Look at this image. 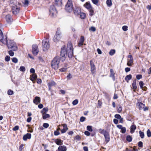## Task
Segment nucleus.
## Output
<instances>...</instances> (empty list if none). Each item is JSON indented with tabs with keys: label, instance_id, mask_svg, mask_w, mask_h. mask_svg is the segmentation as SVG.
I'll return each mask as SVG.
<instances>
[{
	"label": "nucleus",
	"instance_id": "f257e3e1",
	"mask_svg": "<svg viewBox=\"0 0 151 151\" xmlns=\"http://www.w3.org/2000/svg\"><path fill=\"white\" fill-rule=\"evenodd\" d=\"M73 48L72 43L70 42H68L66 50L64 47H63L61 49L60 57L59 58L60 61L61 60L62 62H63L65 60L67 53L68 57L71 58L73 54Z\"/></svg>",
	"mask_w": 151,
	"mask_h": 151
},
{
	"label": "nucleus",
	"instance_id": "f03ea898",
	"mask_svg": "<svg viewBox=\"0 0 151 151\" xmlns=\"http://www.w3.org/2000/svg\"><path fill=\"white\" fill-rule=\"evenodd\" d=\"M0 41L4 44H7L9 49H11L14 51L17 50L16 44L13 41L10 40L7 42L6 37H4L2 31L0 29Z\"/></svg>",
	"mask_w": 151,
	"mask_h": 151
},
{
	"label": "nucleus",
	"instance_id": "7ed1b4c3",
	"mask_svg": "<svg viewBox=\"0 0 151 151\" xmlns=\"http://www.w3.org/2000/svg\"><path fill=\"white\" fill-rule=\"evenodd\" d=\"M59 63V57H55L51 62V65L52 68L54 69H57L58 68Z\"/></svg>",
	"mask_w": 151,
	"mask_h": 151
},
{
	"label": "nucleus",
	"instance_id": "20e7f679",
	"mask_svg": "<svg viewBox=\"0 0 151 151\" xmlns=\"http://www.w3.org/2000/svg\"><path fill=\"white\" fill-rule=\"evenodd\" d=\"M50 46V44L48 39H45L42 41V47L43 51H45L48 50Z\"/></svg>",
	"mask_w": 151,
	"mask_h": 151
},
{
	"label": "nucleus",
	"instance_id": "39448f33",
	"mask_svg": "<svg viewBox=\"0 0 151 151\" xmlns=\"http://www.w3.org/2000/svg\"><path fill=\"white\" fill-rule=\"evenodd\" d=\"M65 9L68 12H70L73 10V5L71 0H68L65 6Z\"/></svg>",
	"mask_w": 151,
	"mask_h": 151
},
{
	"label": "nucleus",
	"instance_id": "423d86ee",
	"mask_svg": "<svg viewBox=\"0 0 151 151\" xmlns=\"http://www.w3.org/2000/svg\"><path fill=\"white\" fill-rule=\"evenodd\" d=\"M84 6L88 10L90 16H92L94 14V10L90 3L86 2L84 5Z\"/></svg>",
	"mask_w": 151,
	"mask_h": 151
},
{
	"label": "nucleus",
	"instance_id": "0eeeda50",
	"mask_svg": "<svg viewBox=\"0 0 151 151\" xmlns=\"http://www.w3.org/2000/svg\"><path fill=\"white\" fill-rule=\"evenodd\" d=\"M62 37L61 32L58 29L56 32V35L54 36L53 40L55 42L59 41Z\"/></svg>",
	"mask_w": 151,
	"mask_h": 151
},
{
	"label": "nucleus",
	"instance_id": "6e6552de",
	"mask_svg": "<svg viewBox=\"0 0 151 151\" xmlns=\"http://www.w3.org/2000/svg\"><path fill=\"white\" fill-rule=\"evenodd\" d=\"M49 11L50 15L52 17H54L56 16L57 11L54 5H52L50 6Z\"/></svg>",
	"mask_w": 151,
	"mask_h": 151
},
{
	"label": "nucleus",
	"instance_id": "1a4fd4ad",
	"mask_svg": "<svg viewBox=\"0 0 151 151\" xmlns=\"http://www.w3.org/2000/svg\"><path fill=\"white\" fill-rule=\"evenodd\" d=\"M39 52L38 46L36 44H34L32 46V52L34 55H36Z\"/></svg>",
	"mask_w": 151,
	"mask_h": 151
},
{
	"label": "nucleus",
	"instance_id": "9d476101",
	"mask_svg": "<svg viewBox=\"0 0 151 151\" xmlns=\"http://www.w3.org/2000/svg\"><path fill=\"white\" fill-rule=\"evenodd\" d=\"M19 10L20 8L15 5L12 6V11L13 14L16 15L18 14L19 12Z\"/></svg>",
	"mask_w": 151,
	"mask_h": 151
},
{
	"label": "nucleus",
	"instance_id": "9b49d317",
	"mask_svg": "<svg viewBox=\"0 0 151 151\" xmlns=\"http://www.w3.org/2000/svg\"><path fill=\"white\" fill-rule=\"evenodd\" d=\"M90 65L91 72L92 74H94L95 72L96 68L92 60L90 61Z\"/></svg>",
	"mask_w": 151,
	"mask_h": 151
},
{
	"label": "nucleus",
	"instance_id": "f8f14e48",
	"mask_svg": "<svg viewBox=\"0 0 151 151\" xmlns=\"http://www.w3.org/2000/svg\"><path fill=\"white\" fill-rule=\"evenodd\" d=\"M56 85L55 83L53 81H51L47 83L49 89L51 90L52 87L55 86Z\"/></svg>",
	"mask_w": 151,
	"mask_h": 151
},
{
	"label": "nucleus",
	"instance_id": "ddd939ff",
	"mask_svg": "<svg viewBox=\"0 0 151 151\" xmlns=\"http://www.w3.org/2000/svg\"><path fill=\"white\" fill-rule=\"evenodd\" d=\"M105 139V141L107 143H108L110 140V136L109 133L108 132H107L104 135Z\"/></svg>",
	"mask_w": 151,
	"mask_h": 151
},
{
	"label": "nucleus",
	"instance_id": "4468645a",
	"mask_svg": "<svg viewBox=\"0 0 151 151\" xmlns=\"http://www.w3.org/2000/svg\"><path fill=\"white\" fill-rule=\"evenodd\" d=\"M31 137V134L30 133H27L24 135L23 139L24 141H26L27 139H30Z\"/></svg>",
	"mask_w": 151,
	"mask_h": 151
},
{
	"label": "nucleus",
	"instance_id": "2eb2a0df",
	"mask_svg": "<svg viewBox=\"0 0 151 151\" xmlns=\"http://www.w3.org/2000/svg\"><path fill=\"white\" fill-rule=\"evenodd\" d=\"M6 19L7 22L9 23H11L13 21L11 16L9 14L6 16Z\"/></svg>",
	"mask_w": 151,
	"mask_h": 151
},
{
	"label": "nucleus",
	"instance_id": "dca6fc26",
	"mask_svg": "<svg viewBox=\"0 0 151 151\" xmlns=\"http://www.w3.org/2000/svg\"><path fill=\"white\" fill-rule=\"evenodd\" d=\"M63 127V129L61 130V132L62 133H65L68 130V128L67 127V125L66 124H62Z\"/></svg>",
	"mask_w": 151,
	"mask_h": 151
},
{
	"label": "nucleus",
	"instance_id": "f3484780",
	"mask_svg": "<svg viewBox=\"0 0 151 151\" xmlns=\"http://www.w3.org/2000/svg\"><path fill=\"white\" fill-rule=\"evenodd\" d=\"M40 102V98L38 96L35 97V99L33 100L34 103L36 104H37Z\"/></svg>",
	"mask_w": 151,
	"mask_h": 151
},
{
	"label": "nucleus",
	"instance_id": "a211bd4d",
	"mask_svg": "<svg viewBox=\"0 0 151 151\" xmlns=\"http://www.w3.org/2000/svg\"><path fill=\"white\" fill-rule=\"evenodd\" d=\"M81 12V10L78 7L76 8L74 10V13L75 15H78Z\"/></svg>",
	"mask_w": 151,
	"mask_h": 151
},
{
	"label": "nucleus",
	"instance_id": "6ab92c4d",
	"mask_svg": "<svg viewBox=\"0 0 151 151\" xmlns=\"http://www.w3.org/2000/svg\"><path fill=\"white\" fill-rule=\"evenodd\" d=\"M137 105L138 106L139 109L140 110L143 109L145 106V105L141 102L137 103Z\"/></svg>",
	"mask_w": 151,
	"mask_h": 151
},
{
	"label": "nucleus",
	"instance_id": "aec40b11",
	"mask_svg": "<svg viewBox=\"0 0 151 151\" xmlns=\"http://www.w3.org/2000/svg\"><path fill=\"white\" fill-rule=\"evenodd\" d=\"M58 151H66L67 149L64 145L60 146L58 148Z\"/></svg>",
	"mask_w": 151,
	"mask_h": 151
},
{
	"label": "nucleus",
	"instance_id": "412c9836",
	"mask_svg": "<svg viewBox=\"0 0 151 151\" xmlns=\"http://www.w3.org/2000/svg\"><path fill=\"white\" fill-rule=\"evenodd\" d=\"M125 151H138V149L135 147L133 148L131 147L130 149L127 148Z\"/></svg>",
	"mask_w": 151,
	"mask_h": 151
},
{
	"label": "nucleus",
	"instance_id": "4be33fe9",
	"mask_svg": "<svg viewBox=\"0 0 151 151\" xmlns=\"http://www.w3.org/2000/svg\"><path fill=\"white\" fill-rule=\"evenodd\" d=\"M37 78V76L35 74H33L30 77V79L31 80L33 81L35 80Z\"/></svg>",
	"mask_w": 151,
	"mask_h": 151
},
{
	"label": "nucleus",
	"instance_id": "5701e85b",
	"mask_svg": "<svg viewBox=\"0 0 151 151\" xmlns=\"http://www.w3.org/2000/svg\"><path fill=\"white\" fill-rule=\"evenodd\" d=\"M111 74L110 75V77H112L114 81H115V78L114 76V73L112 69H111L110 70Z\"/></svg>",
	"mask_w": 151,
	"mask_h": 151
},
{
	"label": "nucleus",
	"instance_id": "b1692460",
	"mask_svg": "<svg viewBox=\"0 0 151 151\" xmlns=\"http://www.w3.org/2000/svg\"><path fill=\"white\" fill-rule=\"evenodd\" d=\"M136 128V127L135 125H131L130 127V132L132 133H133L134 132Z\"/></svg>",
	"mask_w": 151,
	"mask_h": 151
},
{
	"label": "nucleus",
	"instance_id": "393cba45",
	"mask_svg": "<svg viewBox=\"0 0 151 151\" xmlns=\"http://www.w3.org/2000/svg\"><path fill=\"white\" fill-rule=\"evenodd\" d=\"M62 0H55V4L56 5L59 6H61L62 4Z\"/></svg>",
	"mask_w": 151,
	"mask_h": 151
},
{
	"label": "nucleus",
	"instance_id": "a878e982",
	"mask_svg": "<svg viewBox=\"0 0 151 151\" xmlns=\"http://www.w3.org/2000/svg\"><path fill=\"white\" fill-rule=\"evenodd\" d=\"M133 59H130L129 60H128L127 64L128 66H131L133 64Z\"/></svg>",
	"mask_w": 151,
	"mask_h": 151
},
{
	"label": "nucleus",
	"instance_id": "bb28decb",
	"mask_svg": "<svg viewBox=\"0 0 151 151\" xmlns=\"http://www.w3.org/2000/svg\"><path fill=\"white\" fill-rule=\"evenodd\" d=\"M132 86V88L134 90L137 89V86L136 85V80H135L133 81Z\"/></svg>",
	"mask_w": 151,
	"mask_h": 151
},
{
	"label": "nucleus",
	"instance_id": "cd10ccee",
	"mask_svg": "<svg viewBox=\"0 0 151 151\" xmlns=\"http://www.w3.org/2000/svg\"><path fill=\"white\" fill-rule=\"evenodd\" d=\"M132 78V75L131 74H129L125 78V80L127 81V82H128V81L130 80Z\"/></svg>",
	"mask_w": 151,
	"mask_h": 151
},
{
	"label": "nucleus",
	"instance_id": "c85d7f7f",
	"mask_svg": "<svg viewBox=\"0 0 151 151\" xmlns=\"http://www.w3.org/2000/svg\"><path fill=\"white\" fill-rule=\"evenodd\" d=\"M55 142L58 145H60L62 144V140L60 139H56Z\"/></svg>",
	"mask_w": 151,
	"mask_h": 151
},
{
	"label": "nucleus",
	"instance_id": "c756f323",
	"mask_svg": "<svg viewBox=\"0 0 151 151\" xmlns=\"http://www.w3.org/2000/svg\"><path fill=\"white\" fill-rule=\"evenodd\" d=\"M42 118L44 119H45L47 118H49L50 117V115L48 114L45 113V114H42Z\"/></svg>",
	"mask_w": 151,
	"mask_h": 151
},
{
	"label": "nucleus",
	"instance_id": "7c9ffc66",
	"mask_svg": "<svg viewBox=\"0 0 151 151\" xmlns=\"http://www.w3.org/2000/svg\"><path fill=\"white\" fill-rule=\"evenodd\" d=\"M29 3V1L28 0H25L24 2L23 3L24 6L26 7L28 6Z\"/></svg>",
	"mask_w": 151,
	"mask_h": 151
},
{
	"label": "nucleus",
	"instance_id": "2f4dec72",
	"mask_svg": "<svg viewBox=\"0 0 151 151\" xmlns=\"http://www.w3.org/2000/svg\"><path fill=\"white\" fill-rule=\"evenodd\" d=\"M81 18L82 19H85L86 17L85 13L83 12H81L79 14Z\"/></svg>",
	"mask_w": 151,
	"mask_h": 151
},
{
	"label": "nucleus",
	"instance_id": "473e14b6",
	"mask_svg": "<svg viewBox=\"0 0 151 151\" xmlns=\"http://www.w3.org/2000/svg\"><path fill=\"white\" fill-rule=\"evenodd\" d=\"M106 3L108 7H110L112 5L111 0H107Z\"/></svg>",
	"mask_w": 151,
	"mask_h": 151
},
{
	"label": "nucleus",
	"instance_id": "72a5a7b5",
	"mask_svg": "<svg viewBox=\"0 0 151 151\" xmlns=\"http://www.w3.org/2000/svg\"><path fill=\"white\" fill-rule=\"evenodd\" d=\"M116 51L114 49H111L109 52V54L110 55H113L115 53Z\"/></svg>",
	"mask_w": 151,
	"mask_h": 151
},
{
	"label": "nucleus",
	"instance_id": "f704fd0d",
	"mask_svg": "<svg viewBox=\"0 0 151 151\" xmlns=\"http://www.w3.org/2000/svg\"><path fill=\"white\" fill-rule=\"evenodd\" d=\"M48 111V109L47 108H44L41 111L42 114H45L46 112Z\"/></svg>",
	"mask_w": 151,
	"mask_h": 151
},
{
	"label": "nucleus",
	"instance_id": "c9c22d12",
	"mask_svg": "<svg viewBox=\"0 0 151 151\" xmlns=\"http://www.w3.org/2000/svg\"><path fill=\"white\" fill-rule=\"evenodd\" d=\"M126 139L128 142H130L132 141V138L130 135H128L127 136Z\"/></svg>",
	"mask_w": 151,
	"mask_h": 151
},
{
	"label": "nucleus",
	"instance_id": "e433bc0d",
	"mask_svg": "<svg viewBox=\"0 0 151 151\" xmlns=\"http://www.w3.org/2000/svg\"><path fill=\"white\" fill-rule=\"evenodd\" d=\"M99 131H100V133L101 134H103L104 135L106 133L108 132L106 131L104 129H99Z\"/></svg>",
	"mask_w": 151,
	"mask_h": 151
},
{
	"label": "nucleus",
	"instance_id": "4c0bfd02",
	"mask_svg": "<svg viewBox=\"0 0 151 151\" xmlns=\"http://www.w3.org/2000/svg\"><path fill=\"white\" fill-rule=\"evenodd\" d=\"M139 136L141 138H143L144 137V133L141 131H139Z\"/></svg>",
	"mask_w": 151,
	"mask_h": 151
},
{
	"label": "nucleus",
	"instance_id": "58836bf2",
	"mask_svg": "<svg viewBox=\"0 0 151 151\" xmlns=\"http://www.w3.org/2000/svg\"><path fill=\"white\" fill-rule=\"evenodd\" d=\"M92 126H88L87 127V130L90 132H92L93 131V130L92 129Z\"/></svg>",
	"mask_w": 151,
	"mask_h": 151
},
{
	"label": "nucleus",
	"instance_id": "ea45409f",
	"mask_svg": "<svg viewBox=\"0 0 151 151\" xmlns=\"http://www.w3.org/2000/svg\"><path fill=\"white\" fill-rule=\"evenodd\" d=\"M147 134L148 137H151V132L149 129L147 130Z\"/></svg>",
	"mask_w": 151,
	"mask_h": 151
},
{
	"label": "nucleus",
	"instance_id": "a19ab883",
	"mask_svg": "<svg viewBox=\"0 0 151 151\" xmlns=\"http://www.w3.org/2000/svg\"><path fill=\"white\" fill-rule=\"evenodd\" d=\"M19 70L21 71L24 72L25 71V68L24 67L21 66L20 67Z\"/></svg>",
	"mask_w": 151,
	"mask_h": 151
},
{
	"label": "nucleus",
	"instance_id": "79ce46f5",
	"mask_svg": "<svg viewBox=\"0 0 151 151\" xmlns=\"http://www.w3.org/2000/svg\"><path fill=\"white\" fill-rule=\"evenodd\" d=\"M7 93L9 95H12L13 94L14 92L13 91L10 89L8 90Z\"/></svg>",
	"mask_w": 151,
	"mask_h": 151
},
{
	"label": "nucleus",
	"instance_id": "37998d69",
	"mask_svg": "<svg viewBox=\"0 0 151 151\" xmlns=\"http://www.w3.org/2000/svg\"><path fill=\"white\" fill-rule=\"evenodd\" d=\"M78 103V101L77 99H75L73 101L72 104L74 105H76Z\"/></svg>",
	"mask_w": 151,
	"mask_h": 151
},
{
	"label": "nucleus",
	"instance_id": "c03bdc74",
	"mask_svg": "<svg viewBox=\"0 0 151 151\" xmlns=\"http://www.w3.org/2000/svg\"><path fill=\"white\" fill-rule=\"evenodd\" d=\"M92 2L95 4L98 5L99 0H91Z\"/></svg>",
	"mask_w": 151,
	"mask_h": 151
},
{
	"label": "nucleus",
	"instance_id": "a18cd8bd",
	"mask_svg": "<svg viewBox=\"0 0 151 151\" xmlns=\"http://www.w3.org/2000/svg\"><path fill=\"white\" fill-rule=\"evenodd\" d=\"M128 27L127 26H124L122 27V29L123 30L126 31L128 30Z\"/></svg>",
	"mask_w": 151,
	"mask_h": 151
},
{
	"label": "nucleus",
	"instance_id": "49530a36",
	"mask_svg": "<svg viewBox=\"0 0 151 151\" xmlns=\"http://www.w3.org/2000/svg\"><path fill=\"white\" fill-rule=\"evenodd\" d=\"M90 31L95 32L96 30V28L94 27H91L89 29Z\"/></svg>",
	"mask_w": 151,
	"mask_h": 151
},
{
	"label": "nucleus",
	"instance_id": "de8ad7c7",
	"mask_svg": "<svg viewBox=\"0 0 151 151\" xmlns=\"http://www.w3.org/2000/svg\"><path fill=\"white\" fill-rule=\"evenodd\" d=\"M8 53L10 56H14V53L13 52L12 50H10L9 51Z\"/></svg>",
	"mask_w": 151,
	"mask_h": 151
},
{
	"label": "nucleus",
	"instance_id": "09e8293b",
	"mask_svg": "<svg viewBox=\"0 0 151 151\" xmlns=\"http://www.w3.org/2000/svg\"><path fill=\"white\" fill-rule=\"evenodd\" d=\"M18 61V59L16 58H14L12 59V61L14 63H17Z\"/></svg>",
	"mask_w": 151,
	"mask_h": 151
},
{
	"label": "nucleus",
	"instance_id": "8fccbe9b",
	"mask_svg": "<svg viewBox=\"0 0 151 151\" xmlns=\"http://www.w3.org/2000/svg\"><path fill=\"white\" fill-rule=\"evenodd\" d=\"M126 131V128L125 127H123L121 129V132L122 133H124Z\"/></svg>",
	"mask_w": 151,
	"mask_h": 151
},
{
	"label": "nucleus",
	"instance_id": "3c124183",
	"mask_svg": "<svg viewBox=\"0 0 151 151\" xmlns=\"http://www.w3.org/2000/svg\"><path fill=\"white\" fill-rule=\"evenodd\" d=\"M122 107L120 106L119 107L117 108V111L118 113H120L122 111Z\"/></svg>",
	"mask_w": 151,
	"mask_h": 151
},
{
	"label": "nucleus",
	"instance_id": "603ef678",
	"mask_svg": "<svg viewBox=\"0 0 151 151\" xmlns=\"http://www.w3.org/2000/svg\"><path fill=\"white\" fill-rule=\"evenodd\" d=\"M43 126L45 128H47L49 126V125L47 123H44L43 124Z\"/></svg>",
	"mask_w": 151,
	"mask_h": 151
},
{
	"label": "nucleus",
	"instance_id": "864d4df0",
	"mask_svg": "<svg viewBox=\"0 0 151 151\" xmlns=\"http://www.w3.org/2000/svg\"><path fill=\"white\" fill-rule=\"evenodd\" d=\"M139 85L141 88H142L143 86L144 83L142 81H140L139 83Z\"/></svg>",
	"mask_w": 151,
	"mask_h": 151
},
{
	"label": "nucleus",
	"instance_id": "5fc2aeb1",
	"mask_svg": "<svg viewBox=\"0 0 151 151\" xmlns=\"http://www.w3.org/2000/svg\"><path fill=\"white\" fill-rule=\"evenodd\" d=\"M142 76L141 75H137L136 76V78L138 80H139L142 78Z\"/></svg>",
	"mask_w": 151,
	"mask_h": 151
},
{
	"label": "nucleus",
	"instance_id": "6e6d98bb",
	"mask_svg": "<svg viewBox=\"0 0 151 151\" xmlns=\"http://www.w3.org/2000/svg\"><path fill=\"white\" fill-rule=\"evenodd\" d=\"M10 60V57L9 56H6L5 58V60L7 62L9 61Z\"/></svg>",
	"mask_w": 151,
	"mask_h": 151
},
{
	"label": "nucleus",
	"instance_id": "4d7b16f0",
	"mask_svg": "<svg viewBox=\"0 0 151 151\" xmlns=\"http://www.w3.org/2000/svg\"><path fill=\"white\" fill-rule=\"evenodd\" d=\"M114 117L115 118L118 119H119L121 117V116L119 114H115L114 116Z\"/></svg>",
	"mask_w": 151,
	"mask_h": 151
},
{
	"label": "nucleus",
	"instance_id": "13d9d810",
	"mask_svg": "<svg viewBox=\"0 0 151 151\" xmlns=\"http://www.w3.org/2000/svg\"><path fill=\"white\" fill-rule=\"evenodd\" d=\"M86 119V118L83 116H82L80 118V121L81 122H84Z\"/></svg>",
	"mask_w": 151,
	"mask_h": 151
},
{
	"label": "nucleus",
	"instance_id": "bf43d9fd",
	"mask_svg": "<svg viewBox=\"0 0 151 151\" xmlns=\"http://www.w3.org/2000/svg\"><path fill=\"white\" fill-rule=\"evenodd\" d=\"M19 127L18 126H16L14 127V128L13 129V131H17L19 129Z\"/></svg>",
	"mask_w": 151,
	"mask_h": 151
},
{
	"label": "nucleus",
	"instance_id": "052dcab7",
	"mask_svg": "<svg viewBox=\"0 0 151 151\" xmlns=\"http://www.w3.org/2000/svg\"><path fill=\"white\" fill-rule=\"evenodd\" d=\"M138 146L140 147H142L143 146V143L142 142L140 141L138 143Z\"/></svg>",
	"mask_w": 151,
	"mask_h": 151
},
{
	"label": "nucleus",
	"instance_id": "680f3d73",
	"mask_svg": "<svg viewBox=\"0 0 151 151\" xmlns=\"http://www.w3.org/2000/svg\"><path fill=\"white\" fill-rule=\"evenodd\" d=\"M84 40V36H81V39H80V40L79 41L83 43Z\"/></svg>",
	"mask_w": 151,
	"mask_h": 151
},
{
	"label": "nucleus",
	"instance_id": "e2e57ef3",
	"mask_svg": "<svg viewBox=\"0 0 151 151\" xmlns=\"http://www.w3.org/2000/svg\"><path fill=\"white\" fill-rule=\"evenodd\" d=\"M75 139L77 140H80L81 139V137L79 135H77L75 137Z\"/></svg>",
	"mask_w": 151,
	"mask_h": 151
},
{
	"label": "nucleus",
	"instance_id": "0e129e2a",
	"mask_svg": "<svg viewBox=\"0 0 151 151\" xmlns=\"http://www.w3.org/2000/svg\"><path fill=\"white\" fill-rule=\"evenodd\" d=\"M30 73H32L33 74H35V70L33 68H32L30 69Z\"/></svg>",
	"mask_w": 151,
	"mask_h": 151
},
{
	"label": "nucleus",
	"instance_id": "69168bd1",
	"mask_svg": "<svg viewBox=\"0 0 151 151\" xmlns=\"http://www.w3.org/2000/svg\"><path fill=\"white\" fill-rule=\"evenodd\" d=\"M60 134V132L57 131H55L54 132V134L55 135L57 136Z\"/></svg>",
	"mask_w": 151,
	"mask_h": 151
},
{
	"label": "nucleus",
	"instance_id": "338daca9",
	"mask_svg": "<svg viewBox=\"0 0 151 151\" xmlns=\"http://www.w3.org/2000/svg\"><path fill=\"white\" fill-rule=\"evenodd\" d=\"M84 134L87 136H89L90 134V133L88 131H85L84 132Z\"/></svg>",
	"mask_w": 151,
	"mask_h": 151
},
{
	"label": "nucleus",
	"instance_id": "774afa93",
	"mask_svg": "<svg viewBox=\"0 0 151 151\" xmlns=\"http://www.w3.org/2000/svg\"><path fill=\"white\" fill-rule=\"evenodd\" d=\"M125 70L126 72H128L130 70V68H125Z\"/></svg>",
	"mask_w": 151,
	"mask_h": 151
}]
</instances>
